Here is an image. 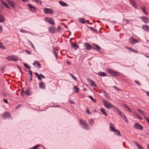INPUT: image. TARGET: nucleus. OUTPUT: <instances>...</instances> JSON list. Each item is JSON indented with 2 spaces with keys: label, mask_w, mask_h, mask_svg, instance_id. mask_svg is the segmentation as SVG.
<instances>
[{
  "label": "nucleus",
  "mask_w": 149,
  "mask_h": 149,
  "mask_svg": "<svg viewBox=\"0 0 149 149\" xmlns=\"http://www.w3.org/2000/svg\"><path fill=\"white\" fill-rule=\"evenodd\" d=\"M79 123L83 126V128L86 130H88L89 129V127L85 120L80 119Z\"/></svg>",
  "instance_id": "nucleus-1"
},
{
  "label": "nucleus",
  "mask_w": 149,
  "mask_h": 149,
  "mask_svg": "<svg viewBox=\"0 0 149 149\" xmlns=\"http://www.w3.org/2000/svg\"><path fill=\"white\" fill-rule=\"evenodd\" d=\"M103 102L104 103V105L105 107L107 109H110L111 108H115V107L112 105L109 102L105 100H103Z\"/></svg>",
  "instance_id": "nucleus-2"
},
{
  "label": "nucleus",
  "mask_w": 149,
  "mask_h": 149,
  "mask_svg": "<svg viewBox=\"0 0 149 149\" xmlns=\"http://www.w3.org/2000/svg\"><path fill=\"white\" fill-rule=\"evenodd\" d=\"M116 111L117 113L120 116L123 118V119L125 120V121L127 122L128 121H127V118H126L125 114L121 112L119 109L117 108H116Z\"/></svg>",
  "instance_id": "nucleus-3"
},
{
  "label": "nucleus",
  "mask_w": 149,
  "mask_h": 149,
  "mask_svg": "<svg viewBox=\"0 0 149 149\" xmlns=\"http://www.w3.org/2000/svg\"><path fill=\"white\" fill-rule=\"evenodd\" d=\"M45 20L46 22L51 24L53 25L55 24L54 20L51 17H46Z\"/></svg>",
  "instance_id": "nucleus-4"
},
{
  "label": "nucleus",
  "mask_w": 149,
  "mask_h": 149,
  "mask_svg": "<svg viewBox=\"0 0 149 149\" xmlns=\"http://www.w3.org/2000/svg\"><path fill=\"white\" fill-rule=\"evenodd\" d=\"M43 11L46 14L49 13L52 14L54 13V10L51 8H45L43 9Z\"/></svg>",
  "instance_id": "nucleus-5"
},
{
  "label": "nucleus",
  "mask_w": 149,
  "mask_h": 149,
  "mask_svg": "<svg viewBox=\"0 0 149 149\" xmlns=\"http://www.w3.org/2000/svg\"><path fill=\"white\" fill-rule=\"evenodd\" d=\"M131 44H134L135 43L139 42V41L134 37H131L129 40Z\"/></svg>",
  "instance_id": "nucleus-6"
},
{
  "label": "nucleus",
  "mask_w": 149,
  "mask_h": 149,
  "mask_svg": "<svg viewBox=\"0 0 149 149\" xmlns=\"http://www.w3.org/2000/svg\"><path fill=\"white\" fill-rule=\"evenodd\" d=\"M2 117L4 119H9L10 118H11L10 115L8 112L4 113L2 116Z\"/></svg>",
  "instance_id": "nucleus-7"
},
{
  "label": "nucleus",
  "mask_w": 149,
  "mask_h": 149,
  "mask_svg": "<svg viewBox=\"0 0 149 149\" xmlns=\"http://www.w3.org/2000/svg\"><path fill=\"white\" fill-rule=\"evenodd\" d=\"M92 49H95L97 51H99L101 49V48L97 45L93 43L92 44Z\"/></svg>",
  "instance_id": "nucleus-8"
},
{
  "label": "nucleus",
  "mask_w": 149,
  "mask_h": 149,
  "mask_svg": "<svg viewBox=\"0 0 149 149\" xmlns=\"http://www.w3.org/2000/svg\"><path fill=\"white\" fill-rule=\"evenodd\" d=\"M134 127L139 130H143V127L141 125L137 123L135 124Z\"/></svg>",
  "instance_id": "nucleus-9"
},
{
  "label": "nucleus",
  "mask_w": 149,
  "mask_h": 149,
  "mask_svg": "<svg viewBox=\"0 0 149 149\" xmlns=\"http://www.w3.org/2000/svg\"><path fill=\"white\" fill-rule=\"evenodd\" d=\"M84 46L85 47V49L89 50L92 49V45H91L88 43H85L84 44Z\"/></svg>",
  "instance_id": "nucleus-10"
},
{
  "label": "nucleus",
  "mask_w": 149,
  "mask_h": 149,
  "mask_svg": "<svg viewBox=\"0 0 149 149\" xmlns=\"http://www.w3.org/2000/svg\"><path fill=\"white\" fill-rule=\"evenodd\" d=\"M28 7L30 8V9L31 10V11H32L33 12H36V9L35 7L29 4H28Z\"/></svg>",
  "instance_id": "nucleus-11"
},
{
  "label": "nucleus",
  "mask_w": 149,
  "mask_h": 149,
  "mask_svg": "<svg viewBox=\"0 0 149 149\" xmlns=\"http://www.w3.org/2000/svg\"><path fill=\"white\" fill-rule=\"evenodd\" d=\"M140 18L145 23L149 22V18H148L146 17H141Z\"/></svg>",
  "instance_id": "nucleus-12"
},
{
  "label": "nucleus",
  "mask_w": 149,
  "mask_h": 149,
  "mask_svg": "<svg viewBox=\"0 0 149 149\" xmlns=\"http://www.w3.org/2000/svg\"><path fill=\"white\" fill-rule=\"evenodd\" d=\"M25 94L28 95H30L32 94V92H31L30 88L29 87L25 91Z\"/></svg>",
  "instance_id": "nucleus-13"
},
{
  "label": "nucleus",
  "mask_w": 149,
  "mask_h": 149,
  "mask_svg": "<svg viewBox=\"0 0 149 149\" xmlns=\"http://www.w3.org/2000/svg\"><path fill=\"white\" fill-rule=\"evenodd\" d=\"M87 80L88 81H89L91 82L90 84L92 86L96 87L97 86V85L93 81L91 80L89 78H88Z\"/></svg>",
  "instance_id": "nucleus-14"
},
{
  "label": "nucleus",
  "mask_w": 149,
  "mask_h": 149,
  "mask_svg": "<svg viewBox=\"0 0 149 149\" xmlns=\"http://www.w3.org/2000/svg\"><path fill=\"white\" fill-rule=\"evenodd\" d=\"M142 28L145 31L149 32V26L147 25H143Z\"/></svg>",
  "instance_id": "nucleus-15"
},
{
  "label": "nucleus",
  "mask_w": 149,
  "mask_h": 149,
  "mask_svg": "<svg viewBox=\"0 0 149 149\" xmlns=\"http://www.w3.org/2000/svg\"><path fill=\"white\" fill-rule=\"evenodd\" d=\"M39 87L42 89H45V88L46 86L43 82H40L39 84Z\"/></svg>",
  "instance_id": "nucleus-16"
},
{
  "label": "nucleus",
  "mask_w": 149,
  "mask_h": 149,
  "mask_svg": "<svg viewBox=\"0 0 149 149\" xmlns=\"http://www.w3.org/2000/svg\"><path fill=\"white\" fill-rule=\"evenodd\" d=\"M8 2L9 3L10 5L13 8L15 7V5H16L15 3L13 1H10L9 0H7Z\"/></svg>",
  "instance_id": "nucleus-17"
},
{
  "label": "nucleus",
  "mask_w": 149,
  "mask_h": 149,
  "mask_svg": "<svg viewBox=\"0 0 149 149\" xmlns=\"http://www.w3.org/2000/svg\"><path fill=\"white\" fill-rule=\"evenodd\" d=\"M49 31L52 33H54L55 32V30L56 29L54 27H51L48 28Z\"/></svg>",
  "instance_id": "nucleus-18"
},
{
  "label": "nucleus",
  "mask_w": 149,
  "mask_h": 149,
  "mask_svg": "<svg viewBox=\"0 0 149 149\" xmlns=\"http://www.w3.org/2000/svg\"><path fill=\"white\" fill-rule=\"evenodd\" d=\"M71 45L72 47L76 49L79 48L78 46L75 43H71Z\"/></svg>",
  "instance_id": "nucleus-19"
},
{
  "label": "nucleus",
  "mask_w": 149,
  "mask_h": 149,
  "mask_svg": "<svg viewBox=\"0 0 149 149\" xmlns=\"http://www.w3.org/2000/svg\"><path fill=\"white\" fill-rule=\"evenodd\" d=\"M97 74L100 76L102 77H104L107 76V74L104 72H100L98 73Z\"/></svg>",
  "instance_id": "nucleus-20"
},
{
  "label": "nucleus",
  "mask_w": 149,
  "mask_h": 149,
  "mask_svg": "<svg viewBox=\"0 0 149 149\" xmlns=\"http://www.w3.org/2000/svg\"><path fill=\"white\" fill-rule=\"evenodd\" d=\"M114 125L111 123L110 125V130L112 131H114L115 130L114 129Z\"/></svg>",
  "instance_id": "nucleus-21"
},
{
  "label": "nucleus",
  "mask_w": 149,
  "mask_h": 149,
  "mask_svg": "<svg viewBox=\"0 0 149 149\" xmlns=\"http://www.w3.org/2000/svg\"><path fill=\"white\" fill-rule=\"evenodd\" d=\"M59 3L60 5L63 6H66L68 5L66 3L62 1H59Z\"/></svg>",
  "instance_id": "nucleus-22"
},
{
  "label": "nucleus",
  "mask_w": 149,
  "mask_h": 149,
  "mask_svg": "<svg viewBox=\"0 0 149 149\" xmlns=\"http://www.w3.org/2000/svg\"><path fill=\"white\" fill-rule=\"evenodd\" d=\"M5 21V19L3 16L0 14V22H3Z\"/></svg>",
  "instance_id": "nucleus-23"
},
{
  "label": "nucleus",
  "mask_w": 149,
  "mask_h": 149,
  "mask_svg": "<svg viewBox=\"0 0 149 149\" xmlns=\"http://www.w3.org/2000/svg\"><path fill=\"white\" fill-rule=\"evenodd\" d=\"M131 4L133 6L134 8H136L137 7L136 4L135 3L134 0H130Z\"/></svg>",
  "instance_id": "nucleus-24"
},
{
  "label": "nucleus",
  "mask_w": 149,
  "mask_h": 149,
  "mask_svg": "<svg viewBox=\"0 0 149 149\" xmlns=\"http://www.w3.org/2000/svg\"><path fill=\"white\" fill-rule=\"evenodd\" d=\"M107 71L109 74L111 75L112 76H113L114 72L112 70L109 69H107Z\"/></svg>",
  "instance_id": "nucleus-25"
},
{
  "label": "nucleus",
  "mask_w": 149,
  "mask_h": 149,
  "mask_svg": "<svg viewBox=\"0 0 149 149\" xmlns=\"http://www.w3.org/2000/svg\"><path fill=\"white\" fill-rule=\"evenodd\" d=\"M52 47H53V53L56 56V58L57 59L58 58V56H57V53H56V49L54 48V47L53 46Z\"/></svg>",
  "instance_id": "nucleus-26"
},
{
  "label": "nucleus",
  "mask_w": 149,
  "mask_h": 149,
  "mask_svg": "<svg viewBox=\"0 0 149 149\" xmlns=\"http://www.w3.org/2000/svg\"><path fill=\"white\" fill-rule=\"evenodd\" d=\"M52 47H53V53L56 56V58L57 59L58 58V56H57V53H56V49L54 48V47L53 46Z\"/></svg>",
  "instance_id": "nucleus-27"
},
{
  "label": "nucleus",
  "mask_w": 149,
  "mask_h": 149,
  "mask_svg": "<svg viewBox=\"0 0 149 149\" xmlns=\"http://www.w3.org/2000/svg\"><path fill=\"white\" fill-rule=\"evenodd\" d=\"M100 110L101 112L103 114L105 115V116H107V114L105 111V109H104L102 108L100 109Z\"/></svg>",
  "instance_id": "nucleus-28"
},
{
  "label": "nucleus",
  "mask_w": 149,
  "mask_h": 149,
  "mask_svg": "<svg viewBox=\"0 0 149 149\" xmlns=\"http://www.w3.org/2000/svg\"><path fill=\"white\" fill-rule=\"evenodd\" d=\"M138 110L141 114L144 116V118H145V117H146V116L143 110H140L139 109H138Z\"/></svg>",
  "instance_id": "nucleus-29"
},
{
  "label": "nucleus",
  "mask_w": 149,
  "mask_h": 149,
  "mask_svg": "<svg viewBox=\"0 0 149 149\" xmlns=\"http://www.w3.org/2000/svg\"><path fill=\"white\" fill-rule=\"evenodd\" d=\"M79 20L81 23L84 24L85 23V19H84L83 18H79Z\"/></svg>",
  "instance_id": "nucleus-30"
},
{
  "label": "nucleus",
  "mask_w": 149,
  "mask_h": 149,
  "mask_svg": "<svg viewBox=\"0 0 149 149\" xmlns=\"http://www.w3.org/2000/svg\"><path fill=\"white\" fill-rule=\"evenodd\" d=\"M126 48L127 49H128L130 51L132 52H135L136 53H138V51H136L134 49H133L132 48H130V47H126Z\"/></svg>",
  "instance_id": "nucleus-31"
},
{
  "label": "nucleus",
  "mask_w": 149,
  "mask_h": 149,
  "mask_svg": "<svg viewBox=\"0 0 149 149\" xmlns=\"http://www.w3.org/2000/svg\"><path fill=\"white\" fill-rule=\"evenodd\" d=\"M1 2L2 3L3 5L5 6L8 9H10V7L5 2L3 1H1Z\"/></svg>",
  "instance_id": "nucleus-32"
},
{
  "label": "nucleus",
  "mask_w": 149,
  "mask_h": 149,
  "mask_svg": "<svg viewBox=\"0 0 149 149\" xmlns=\"http://www.w3.org/2000/svg\"><path fill=\"white\" fill-rule=\"evenodd\" d=\"M134 143H135V144L136 145L138 148H139V149H143L141 145H140L139 143H137L135 141H134Z\"/></svg>",
  "instance_id": "nucleus-33"
},
{
  "label": "nucleus",
  "mask_w": 149,
  "mask_h": 149,
  "mask_svg": "<svg viewBox=\"0 0 149 149\" xmlns=\"http://www.w3.org/2000/svg\"><path fill=\"white\" fill-rule=\"evenodd\" d=\"M118 136H121V134L120 131L117 130H115L114 131Z\"/></svg>",
  "instance_id": "nucleus-34"
},
{
  "label": "nucleus",
  "mask_w": 149,
  "mask_h": 149,
  "mask_svg": "<svg viewBox=\"0 0 149 149\" xmlns=\"http://www.w3.org/2000/svg\"><path fill=\"white\" fill-rule=\"evenodd\" d=\"M36 64V65L39 68H41V65L37 61H35L34 62V63H33V64Z\"/></svg>",
  "instance_id": "nucleus-35"
},
{
  "label": "nucleus",
  "mask_w": 149,
  "mask_h": 149,
  "mask_svg": "<svg viewBox=\"0 0 149 149\" xmlns=\"http://www.w3.org/2000/svg\"><path fill=\"white\" fill-rule=\"evenodd\" d=\"M29 72L30 73V76L31 77L30 80H29V81L30 82H31L32 80V78H33L32 76V72L31 70H29Z\"/></svg>",
  "instance_id": "nucleus-36"
},
{
  "label": "nucleus",
  "mask_w": 149,
  "mask_h": 149,
  "mask_svg": "<svg viewBox=\"0 0 149 149\" xmlns=\"http://www.w3.org/2000/svg\"><path fill=\"white\" fill-rule=\"evenodd\" d=\"M35 75L36 76L37 78H38V79L40 80H41V78L39 76V74L37 72H35Z\"/></svg>",
  "instance_id": "nucleus-37"
},
{
  "label": "nucleus",
  "mask_w": 149,
  "mask_h": 149,
  "mask_svg": "<svg viewBox=\"0 0 149 149\" xmlns=\"http://www.w3.org/2000/svg\"><path fill=\"white\" fill-rule=\"evenodd\" d=\"M18 59L17 57H14L13 56H12V60L15 61H18Z\"/></svg>",
  "instance_id": "nucleus-38"
},
{
  "label": "nucleus",
  "mask_w": 149,
  "mask_h": 149,
  "mask_svg": "<svg viewBox=\"0 0 149 149\" xmlns=\"http://www.w3.org/2000/svg\"><path fill=\"white\" fill-rule=\"evenodd\" d=\"M74 91L76 93H78L79 91V89L77 86H75L74 87Z\"/></svg>",
  "instance_id": "nucleus-39"
},
{
  "label": "nucleus",
  "mask_w": 149,
  "mask_h": 149,
  "mask_svg": "<svg viewBox=\"0 0 149 149\" xmlns=\"http://www.w3.org/2000/svg\"><path fill=\"white\" fill-rule=\"evenodd\" d=\"M88 123L90 125H92L94 123V122L93 119H91L89 120Z\"/></svg>",
  "instance_id": "nucleus-40"
},
{
  "label": "nucleus",
  "mask_w": 149,
  "mask_h": 149,
  "mask_svg": "<svg viewBox=\"0 0 149 149\" xmlns=\"http://www.w3.org/2000/svg\"><path fill=\"white\" fill-rule=\"evenodd\" d=\"M88 97L93 101L94 103H96V100L94 99L91 96V95H89Z\"/></svg>",
  "instance_id": "nucleus-41"
},
{
  "label": "nucleus",
  "mask_w": 149,
  "mask_h": 149,
  "mask_svg": "<svg viewBox=\"0 0 149 149\" xmlns=\"http://www.w3.org/2000/svg\"><path fill=\"white\" fill-rule=\"evenodd\" d=\"M33 0L34 2H36V3L39 4L40 5L41 4L42 2L40 0Z\"/></svg>",
  "instance_id": "nucleus-42"
},
{
  "label": "nucleus",
  "mask_w": 149,
  "mask_h": 149,
  "mask_svg": "<svg viewBox=\"0 0 149 149\" xmlns=\"http://www.w3.org/2000/svg\"><path fill=\"white\" fill-rule=\"evenodd\" d=\"M24 66L26 68H27L29 69L31 68V67L30 66L28 65L26 63H24Z\"/></svg>",
  "instance_id": "nucleus-43"
},
{
  "label": "nucleus",
  "mask_w": 149,
  "mask_h": 149,
  "mask_svg": "<svg viewBox=\"0 0 149 149\" xmlns=\"http://www.w3.org/2000/svg\"><path fill=\"white\" fill-rule=\"evenodd\" d=\"M89 28L91 30H93L95 32L97 33V30L96 29H95L91 27H89Z\"/></svg>",
  "instance_id": "nucleus-44"
},
{
  "label": "nucleus",
  "mask_w": 149,
  "mask_h": 149,
  "mask_svg": "<svg viewBox=\"0 0 149 149\" xmlns=\"http://www.w3.org/2000/svg\"><path fill=\"white\" fill-rule=\"evenodd\" d=\"M69 74L72 78L75 80H76L77 78L74 76L71 73H69Z\"/></svg>",
  "instance_id": "nucleus-45"
},
{
  "label": "nucleus",
  "mask_w": 149,
  "mask_h": 149,
  "mask_svg": "<svg viewBox=\"0 0 149 149\" xmlns=\"http://www.w3.org/2000/svg\"><path fill=\"white\" fill-rule=\"evenodd\" d=\"M119 75V74L118 72H114L113 74V76H118Z\"/></svg>",
  "instance_id": "nucleus-46"
},
{
  "label": "nucleus",
  "mask_w": 149,
  "mask_h": 149,
  "mask_svg": "<svg viewBox=\"0 0 149 149\" xmlns=\"http://www.w3.org/2000/svg\"><path fill=\"white\" fill-rule=\"evenodd\" d=\"M40 146V145H36L34 147L32 148L33 149H37V148Z\"/></svg>",
  "instance_id": "nucleus-47"
},
{
  "label": "nucleus",
  "mask_w": 149,
  "mask_h": 149,
  "mask_svg": "<svg viewBox=\"0 0 149 149\" xmlns=\"http://www.w3.org/2000/svg\"><path fill=\"white\" fill-rule=\"evenodd\" d=\"M103 93L104 94V95L106 97H107L108 95V94L106 92V91H105L104 90H103Z\"/></svg>",
  "instance_id": "nucleus-48"
},
{
  "label": "nucleus",
  "mask_w": 149,
  "mask_h": 149,
  "mask_svg": "<svg viewBox=\"0 0 149 149\" xmlns=\"http://www.w3.org/2000/svg\"><path fill=\"white\" fill-rule=\"evenodd\" d=\"M135 82L136 84H138V85H139V86L141 85V84L140 82H139L138 81H137L136 80H135Z\"/></svg>",
  "instance_id": "nucleus-49"
},
{
  "label": "nucleus",
  "mask_w": 149,
  "mask_h": 149,
  "mask_svg": "<svg viewBox=\"0 0 149 149\" xmlns=\"http://www.w3.org/2000/svg\"><path fill=\"white\" fill-rule=\"evenodd\" d=\"M8 60H12V56H9L8 58H6Z\"/></svg>",
  "instance_id": "nucleus-50"
},
{
  "label": "nucleus",
  "mask_w": 149,
  "mask_h": 149,
  "mask_svg": "<svg viewBox=\"0 0 149 149\" xmlns=\"http://www.w3.org/2000/svg\"><path fill=\"white\" fill-rule=\"evenodd\" d=\"M24 51L26 52L28 54H31V53L30 51H27V50H25Z\"/></svg>",
  "instance_id": "nucleus-51"
},
{
  "label": "nucleus",
  "mask_w": 149,
  "mask_h": 149,
  "mask_svg": "<svg viewBox=\"0 0 149 149\" xmlns=\"http://www.w3.org/2000/svg\"><path fill=\"white\" fill-rule=\"evenodd\" d=\"M145 10H146L145 8V7H142V10L143 11L144 13H145V12H146V11Z\"/></svg>",
  "instance_id": "nucleus-52"
},
{
  "label": "nucleus",
  "mask_w": 149,
  "mask_h": 149,
  "mask_svg": "<svg viewBox=\"0 0 149 149\" xmlns=\"http://www.w3.org/2000/svg\"><path fill=\"white\" fill-rule=\"evenodd\" d=\"M145 119L146 120L147 122L149 124V119H148V118H147L146 117H145Z\"/></svg>",
  "instance_id": "nucleus-53"
},
{
  "label": "nucleus",
  "mask_w": 149,
  "mask_h": 149,
  "mask_svg": "<svg viewBox=\"0 0 149 149\" xmlns=\"http://www.w3.org/2000/svg\"><path fill=\"white\" fill-rule=\"evenodd\" d=\"M61 29V27L60 26H59L57 29V31L58 32H59Z\"/></svg>",
  "instance_id": "nucleus-54"
},
{
  "label": "nucleus",
  "mask_w": 149,
  "mask_h": 149,
  "mask_svg": "<svg viewBox=\"0 0 149 149\" xmlns=\"http://www.w3.org/2000/svg\"><path fill=\"white\" fill-rule=\"evenodd\" d=\"M3 31V28L0 25V33H1Z\"/></svg>",
  "instance_id": "nucleus-55"
},
{
  "label": "nucleus",
  "mask_w": 149,
  "mask_h": 149,
  "mask_svg": "<svg viewBox=\"0 0 149 149\" xmlns=\"http://www.w3.org/2000/svg\"><path fill=\"white\" fill-rule=\"evenodd\" d=\"M3 101L6 103L7 104L8 103V102L7 100L5 98L3 99Z\"/></svg>",
  "instance_id": "nucleus-56"
},
{
  "label": "nucleus",
  "mask_w": 149,
  "mask_h": 149,
  "mask_svg": "<svg viewBox=\"0 0 149 149\" xmlns=\"http://www.w3.org/2000/svg\"><path fill=\"white\" fill-rule=\"evenodd\" d=\"M123 106L125 107L128 110H129V108L128 107V106H127V105L125 104H123Z\"/></svg>",
  "instance_id": "nucleus-57"
},
{
  "label": "nucleus",
  "mask_w": 149,
  "mask_h": 149,
  "mask_svg": "<svg viewBox=\"0 0 149 149\" xmlns=\"http://www.w3.org/2000/svg\"><path fill=\"white\" fill-rule=\"evenodd\" d=\"M2 95L4 96L5 97H6L7 96V95L4 92H3L1 93Z\"/></svg>",
  "instance_id": "nucleus-58"
},
{
  "label": "nucleus",
  "mask_w": 149,
  "mask_h": 149,
  "mask_svg": "<svg viewBox=\"0 0 149 149\" xmlns=\"http://www.w3.org/2000/svg\"><path fill=\"white\" fill-rule=\"evenodd\" d=\"M4 69L5 68L4 67H2L1 69V71L3 72L5 71Z\"/></svg>",
  "instance_id": "nucleus-59"
},
{
  "label": "nucleus",
  "mask_w": 149,
  "mask_h": 149,
  "mask_svg": "<svg viewBox=\"0 0 149 149\" xmlns=\"http://www.w3.org/2000/svg\"><path fill=\"white\" fill-rule=\"evenodd\" d=\"M0 48H3V46L1 43H0Z\"/></svg>",
  "instance_id": "nucleus-60"
},
{
  "label": "nucleus",
  "mask_w": 149,
  "mask_h": 149,
  "mask_svg": "<svg viewBox=\"0 0 149 149\" xmlns=\"http://www.w3.org/2000/svg\"><path fill=\"white\" fill-rule=\"evenodd\" d=\"M25 94V93H23L22 92H21L20 93V95L22 96H23Z\"/></svg>",
  "instance_id": "nucleus-61"
},
{
  "label": "nucleus",
  "mask_w": 149,
  "mask_h": 149,
  "mask_svg": "<svg viewBox=\"0 0 149 149\" xmlns=\"http://www.w3.org/2000/svg\"><path fill=\"white\" fill-rule=\"evenodd\" d=\"M113 88H115L117 90H118V91H120L119 89L116 86H113Z\"/></svg>",
  "instance_id": "nucleus-62"
},
{
  "label": "nucleus",
  "mask_w": 149,
  "mask_h": 149,
  "mask_svg": "<svg viewBox=\"0 0 149 149\" xmlns=\"http://www.w3.org/2000/svg\"><path fill=\"white\" fill-rule=\"evenodd\" d=\"M40 76L43 79H44L45 78V77L44 75H43L42 74H40Z\"/></svg>",
  "instance_id": "nucleus-63"
},
{
  "label": "nucleus",
  "mask_w": 149,
  "mask_h": 149,
  "mask_svg": "<svg viewBox=\"0 0 149 149\" xmlns=\"http://www.w3.org/2000/svg\"><path fill=\"white\" fill-rule=\"evenodd\" d=\"M137 116H138V118L140 119V120H142V118H140L139 116L138 115H137Z\"/></svg>",
  "instance_id": "nucleus-64"
}]
</instances>
